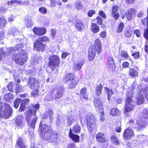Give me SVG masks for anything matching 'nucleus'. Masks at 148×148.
Returning <instances> with one entry per match:
<instances>
[{"label": "nucleus", "mask_w": 148, "mask_h": 148, "mask_svg": "<svg viewBox=\"0 0 148 148\" xmlns=\"http://www.w3.org/2000/svg\"><path fill=\"white\" fill-rule=\"evenodd\" d=\"M137 103L138 105L142 104L143 103L144 101V98L142 95H139L136 97Z\"/></svg>", "instance_id": "38"}, {"label": "nucleus", "mask_w": 148, "mask_h": 148, "mask_svg": "<svg viewBox=\"0 0 148 148\" xmlns=\"http://www.w3.org/2000/svg\"><path fill=\"white\" fill-rule=\"evenodd\" d=\"M103 88L102 85L101 84L98 85L97 86L96 88V93L97 96H99L101 93L102 88Z\"/></svg>", "instance_id": "40"}, {"label": "nucleus", "mask_w": 148, "mask_h": 148, "mask_svg": "<svg viewBox=\"0 0 148 148\" xmlns=\"http://www.w3.org/2000/svg\"><path fill=\"white\" fill-rule=\"evenodd\" d=\"M40 128V135L43 139L50 141H53L57 138L58 134L53 132L51 127L46 124H42L41 122Z\"/></svg>", "instance_id": "1"}, {"label": "nucleus", "mask_w": 148, "mask_h": 148, "mask_svg": "<svg viewBox=\"0 0 148 148\" xmlns=\"http://www.w3.org/2000/svg\"><path fill=\"white\" fill-rule=\"evenodd\" d=\"M79 119L82 125L87 124L88 129L89 131L92 132L95 128V122L93 115L89 114L86 116H81Z\"/></svg>", "instance_id": "3"}, {"label": "nucleus", "mask_w": 148, "mask_h": 148, "mask_svg": "<svg viewBox=\"0 0 148 148\" xmlns=\"http://www.w3.org/2000/svg\"><path fill=\"white\" fill-rule=\"evenodd\" d=\"M134 32L137 37H140V34L139 30L137 29H135L134 30Z\"/></svg>", "instance_id": "60"}, {"label": "nucleus", "mask_w": 148, "mask_h": 148, "mask_svg": "<svg viewBox=\"0 0 148 148\" xmlns=\"http://www.w3.org/2000/svg\"><path fill=\"white\" fill-rule=\"evenodd\" d=\"M20 3L21 4L23 5L26 4L27 5L29 3V1H26L24 2H23L22 3H21V1H18L16 0H13L10 1H8L7 2V4L8 5H12L15 3Z\"/></svg>", "instance_id": "35"}, {"label": "nucleus", "mask_w": 148, "mask_h": 148, "mask_svg": "<svg viewBox=\"0 0 148 148\" xmlns=\"http://www.w3.org/2000/svg\"><path fill=\"white\" fill-rule=\"evenodd\" d=\"M24 119L22 115H18L16 117V124L19 127H21L24 125Z\"/></svg>", "instance_id": "14"}, {"label": "nucleus", "mask_w": 148, "mask_h": 148, "mask_svg": "<svg viewBox=\"0 0 148 148\" xmlns=\"http://www.w3.org/2000/svg\"><path fill=\"white\" fill-rule=\"evenodd\" d=\"M0 103V116L1 118L6 119L9 118L12 113V109L10 105L5 103L3 106Z\"/></svg>", "instance_id": "7"}, {"label": "nucleus", "mask_w": 148, "mask_h": 148, "mask_svg": "<svg viewBox=\"0 0 148 148\" xmlns=\"http://www.w3.org/2000/svg\"><path fill=\"white\" fill-rule=\"evenodd\" d=\"M7 24V22L5 18L3 16L0 17V27L1 28L4 27Z\"/></svg>", "instance_id": "36"}, {"label": "nucleus", "mask_w": 148, "mask_h": 148, "mask_svg": "<svg viewBox=\"0 0 148 148\" xmlns=\"http://www.w3.org/2000/svg\"><path fill=\"white\" fill-rule=\"evenodd\" d=\"M97 23L98 24L101 25L102 24L103 20L101 17L98 16L96 18Z\"/></svg>", "instance_id": "57"}, {"label": "nucleus", "mask_w": 148, "mask_h": 148, "mask_svg": "<svg viewBox=\"0 0 148 148\" xmlns=\"http://www.w3.org/2000/svg\"><path fill=\"white\" fill-rule=\"evenodd\" d=\"M137 69H138V67H136ZM129 74L130 75L132 78H135L138 76V70H137L134 69H130L129 71Z\"/></svg>", "instance_id": "23"}, {"label": "nucleus", "mask_w": 148, "mask_h": 148, "mask_svg": "<svg viewBox=\"0 0 148 148\" xmlns=\"http://www.w3.org/2000/svg\"><path fill=\"white\" fill-rule=\"evenodd\" d=\"M3 51L5 56L10 55L12 54L15 51V50L12 47H10L9 48H5L4 49Z\"/></svg>", "instance_id": "28"}, {"label": "nucleus", "mask_w": 148, "mask_h": 148, "mask_svg": "<svg viewBox=\"0 0 148 148\" xmlns=\"http://www.w3.org/2000/svg\"><path fill=\"white\" fill-rule=\"evenodd\" d=\"M39 11L40 12L44 14H46L47 12V9L44 7L40 8L39 9Z\"/></svg>", "instance_id": "53"}, {"label": "nucleus", "mask_w": 148, "mask_h": 148, "mask_svg": "<svg viewBox=\"0 0 148 148\" xmlns=\"http://www.w3.org/2000/svg\"><path fill=\"white\" fill-rule=\"evenodd\" d=\"M124 27V24L123 23H121L119 24L117 31L118 33L121 32L123 30Z\"/></svg>", "instance_id": "50"}, {"label": "nucleus", "mask_w": 148, "mask_h": 148, "mask_svg": "<svg viewBox=\"0 0 148 148\" xmlns=\"http://www.w3.org/2000/svg\"><path fill=\"white\" fill-rule=\"evenodd\" d=\"M110 141L115 145H118L120 143L119 139L116 135H112L111 137Z\"/></svg>", "instance_id": "32"}, {"label": "nucleus", "mask_w": 148, "mask_h": 148, "mask_svg": "<svg viewBox=\"0 0 148 148\" xmlns=\"http://www.w3.org/2000/svg\"><path fill=\"white\" fill-rule=\"evenodd\" d=\"M22 52L14 54L13 58L15 61V63L19 65H23L26 62L27 59V56L24 50L22 49Z\"/></svg>", "instance_id": "5"}, {"label": "nucleus", "mask_w": 148, "mask_h": 148, "mask_svg": "<svg viewBox=\"0 0 148 148\" xmlns=\"http://www.w3.org/2000/svg\"><path fill=\"white\" fill-rule=\"evenodd\" d=\"M95 47L96 50L97 52V53L99 54L101 51V44L100 40L98 39H96L95 41Z\"/></svg>", "instance_id": "18"}, {"label": "nucleus", "mask_w": 148, "mask_h": 148, "mask_svg": "<svg viewBox=\"0 0 148 148\" xmlns=\"http://www.w3.org/2000/svg\"><path fill=\"white\" fill-rule=\"evenodd\" d=\"M63 88L60 87H59L56 91L55 98L58 99L61 98L63 95Z\"/></svg>", "instance_id": "29"}, {"label": "nucleus", "mask_w": 148, "mask_h": 148, "mask_svg": "<svg viewBox=\"0 0 148 148\" xmlns=\"http://www.w3.org/2000/svg\"><path fill=\"white\" fill-rule=\"evenodd\" d=\"M75 25L79 31H81L84 28L83 24L81 20L77 21L75 23Z\"/></svg>", "instance_id": "27"}, {"label": "nucleus", "mask_w": 148, "mask_h": 148, "mask_svg": "<svg viewBox=\"0 0 148 148\" xmlns=\"http://www.w3.org/2000/svg\"><path fill=\"white\" fill-rule=\"evenodd\" d=\"M139 53L138 52H135L132 54V56L134 57L135 59H138L139 57Z\"/></svg>", "instance_id": "61"}, {"label": "nucleus", "mask_w": 148, "mask_h": 148, "mask_svg": "<svg viewBox=\"0 0 148 148\" xmlns=\"http://www.w3.org/2000/svg\"><path fill=\"white\" fill-rule=\"evenodd\" d=\"M148 13V16L146 18L144 19L143 20L142 19H141V21L143 24L144 25H147V28L145 29V31L147 30H148V10L147 11Z\"/></svg>", "instance_id": "51"}, {"label": "nucleus", "mask_w": 148, "mask_h": 148, "mask_svg": "<svg viewBox=\"0 0 148 148\" xmlns=\"http://www.w3.org/2000/svg\"><path fill=\"white\" fill-rule=\"evenodd\" d=\"M23 46L24 45L23 44H18L16 46L15 48V49L16 51H19L20 53L22 52V49L23 50H23Z\"/></svg>", "instance_id": "47"}, {"label": "nucleus", "mask_w": 148, "mask_h": 148, "mask_svg": "<svg viewBox=\"0 0 148 148\" xmlns=\"http://www.w3.org/2000/svg\"><path fill=\"white\" fill-rule=\"evenodd\" d=\"M16 146L19 148H26V146L25 145L24 141L22 138L19 137L17 140L16 143Z\"/></svg>", "instance_id": "26"}, {"label": "nucleus", "mask_w": 148, "mask_h": 148, "mask_svg": "<svg viewBox=\"0 0 148 148\" xmlns=\"http://www.w3.org/2000/svg\"><path fill=\"white\" fill-rule=\"evenodd\" d=\"M132 32V31L130 29L126 30L124 32L125 35L127 37L131 36Z\"/></svg>", "instance_id": "52"}, {"label": "nucleus", "mask_w": 148, "mask_h": 148, "mask_svg": "<svg viewBox=\"0 0 148 148\" xmlns=\"http://www.w3.org/2000/svg\"><path fill=\"white\" fill-rule=\"evenodd\" d=\"M33 31L36 34L38 35H42L45 34L46 32V29L45 27H34Z\"/></svg>", "instance_id": "13"}, {"label": "nucleus", "mask_w": 148, "mask_h": 148, "mask_svg": "<svg viewBox=\"0 0 148 148\" xmlns=\"http://www.w3.org/2000/svg\"><path fill=\"white\" fill-rule=\"evenodd\" d=\"M66 118L67 119L68 124L69 126L71 125L74 123L75 119H74L73 115L70 114L67 116Z\"/></svg>", "instance_id": "34"}, {"label": "nucleus", "mask_w": 148, "mask_h": 148, "mask_svg": "<svg viewBox=\"0 0 148 148\" xmlns=\"http://www.w3.org/2000/svg\"><path fill=\"white\" fill-rule=\"evenodd\" d=\"M146 124L144 121L140 120L137 121L135 125V127L138 130H140L145 127Z\"/></svg>", "instance_id": "21"}, {"label": "nucleus", "mask_w": 148, "mask_h": 148, "mask_svg": "<svg viewBox=\"0 0 148 148\" xmlns=\"http://www.w3.org/2000/svg\"><path fill=\"white\" fill-rule=\"evenodd\" d=\"M19 33L18 31L14 27H11L8 31V34H12L14 36H17Z\"/></svg>", "instance_id": "30"}, {"label": "nucleus", "mask_w": 148, "mask_h": 148, "mask_svg": "<svg viewBox=\"0 0 148 148\" xmlns=\"http://www.w3.org/2000/svg\"><path fill=\"white\" fill-rule=\"evenodd\" d=\"M29 102V100L28 99H24L21 102L20 108L19 110L20 112L24 111L25 109V105L28 104Z\"/></svg>", "instance_id": "22"}, {"label": "nucleus", "mask_w": 148, "mask_h": 148, "mask_svg": "<svg viewBox=\"0 0 148 148\" xmlns=\"http://www.w3.org/2000/svg\"><path fill=\"white\" fill-rule=\"evenodd\" d=\"M79 80V79L77 77L71 80L69 82L68 85V88L71 89L74 87L78 82Z\"/></svg>", "instance_id": "19"}, {"label": "nucleus", "mask_w": 148, "mask_h": 148, "mask_svg": "<svg viewBox=\"0 0 148 148\" xmlns=\"http://www.w3.org/2000/svg\"><path fill=\"white\" fill-rule=\"evenodd\" d=\"M76 7L78 10H81L82 8V4L80 2H77L76 3Z\"/></svg>", "instance_id": "56"}, {"label": "nucleus", "mask_w": 148, "mask_h": 148, "mask_svg": "<svg viewBox=\"0 0 148 148\" xmlns=\"http://www.w3.org/2000/svg\"><path fill=\"white\" fill-rule=\"evenodd\" d=\"M144 36L147 40L145 44V51L148 54V30H146L144 32Z\"/></svg>", "instance_id": "33"}, {"label": "nucleus", "mask_w": 148, "mask_h": 148, "mask_svg": "<svg viewBox=\"0 0 148 148\" xmlns=\"http://www.w3.org/2000/svg\"><path fill=\"white\" fill-rule=\"evenodd\" d=\"M108 64L110 68L112 71H114L115 68L113 58L111 56H109L108 58Z\"/></svg>", "instance_id": "20"}, {"label": "nucleus", "mask_w": 148, "mask_h": 148, "mask_svg": "<svg viewBox=\"0 0 148 148\" xmlns=\"http://www.w3.org/2000/svg\"><path fill=\"white\" fill-rule=\"evenodd\" d=\"M119 7L117 6H114L112 8V14L117 13Z\"/></svg>", "instance_id": "54"}, {"label": "nucleus", "mask_w": 148, "mask_h": 148, "mask_svg": "<svg viewBox=\"0 0 148 148\" xmlns=\"http://www.w3.org/2000/svg\"><path fill=\"white\" fill-rule=\"evenodd\" d=\"M34 48L38 51H44L47 48L46 45L37 40L34 44Z\"/></svg>", "instance_id": "10"}, {"label": "nucleus", "mask_w": 148, "mask_h": 148, "mask_svg": "<svg viewBox=\"0 0 148 148\" xmlns=\"http://www.w3.org/2000/svg\"><path fill=\"white\" fill-rule=\"evenodd\" d=\"M51 35L52 38H54L56 34V31L54 29H51Z\"/></svg>", "instance_id": "58"}, {"label": "nucleus", "mask_w": 148, "mask_h": 148, "mask_svg": "<svg viewBox=\"0 0 148 148\" xmlns=\"http://www.w3.org/2000/svg\"><path fill=\"white\" fill-rule=\"evenodd\" d=\"M69 136L75 142H78L79 141V136L73 133L72 130L70 129L69 133Z\"/></svg>", "instance_id": "25"}, {"label": "nucleus", "mask_w": 148, "mask_h": 148, "mask_svg": "<svg viewBox=\"0 0 148 148\" xmlns=\"http://www.w3.org/2000/svg\"><path fill=\"white\" fill-rule=\"evenodd\" d=\"M75 78H76V77L74 76L73 74L71 73H69L66 75L65 77L63 79V81L64 83H66L69 82Z\"/></svg>", "instance_id": "24"}, {"label": "nucleus", "mask_w": 148, "mask_h": 148, "mask_svg": "<svg viewBox=\"0 0 148 148\" xmlns=\"http://www.w3.org/2000/svg\"><path fill=\"white\" fill-rule=\"evenodd\" d=\"M104 134L101 132H99L96 135V138L98 142L103 143L105 142V138L104 137Z\"/></svg>", "instance_id": "17"}, {"label": "nucleus", "mask_w": 148, "mask_h": 148, "mask_svg": "<svg viewBox=\"0 0 148 148\" xmlns=\"http://www.w3.org/2000/svg\"><path fill=\"white\" fill-rule=\"evenodd\" d=\"M105 89L106 91L107 92L108 95V100H110V97L111 95H113V93L112 89H110L108 88L105 87Z\"/></svg>", "instance_id": "41"}, {"label": "nucleus", "mask_w": 148, "mask_h": 148, "mask_svg": "<svg viewBox=\"0 0 148 148\" xmlns=\"http://www.w3.org/2000/svg\"><path fill=\"white\" fill-rule=\"evenodd\" d=\"M27 85L33 90L31 93L32 96L34 97L37 96L38 94V90L40 87V84L38 81L33 77L30 78L29 79Z\"/></svg>", "instance_id": "6"}, {"label": "nucleus", "mask_w": 148, "mask_h": 148, "mask_svg": "<svg viewBox=\"0 0 148 148\" xmlns=\"http://www.w3.org/2000/svg\"><path fill=\"white\" fill-rule=\"evenodd\" d=\"M75 146L74 143H70L69 144L67 148H75Z\"/></svg>", "instance_id": "64"}, {"label": "nucleus", "mask_w": 148, "mask_h": 148, "mask_svg": "<svg viewBox=\"0 0 148 148\" xmlns=\"http://www.w3.org/2000/svg\"><path fill=\"white\" fill-rule=\"evenodd\" d=\"M80 93L81 96L85 99H87L88 97L86 94V88H82L80 91Z\"/></svg>", "instance_id": "37"}, {"label": "nucleus", "mask_w": 148, "mask_h": 148, "mask_svg": "<svg viewBox=\"0 0 148 148\" xmlns=\"http://www.w3.org/2000/svg\"><path fill=\"white\" fill-rule=\"evenodd\" d=\"M39 104L35 105L32 104L31 107L29 108L25 113L26 120L29 126L32 129V131L34 130L37 120V118L36 117L35 115L37 110L39 109Z\"/></svg>", "instance_id": "2"}, {"label": "nucleus", "mask_w": 148, "mask_h": 148, "mask_svg": "<svg viewBox=\"0 0 148 148\" xmlns=\"http://www.w3.org/2000/svg\"><path fill=\"white\" fill-rule=\"evenodd\" d=\"M3 49L2 48L0 49V60H1L3 56H5Z\"/></svg>", "instance_id": "59"}, {"label": "nucleus", "mask_w": 148, "mask_h": 148, "mask_svg": "<svg viewBox=\"0 0 148 148\" xmlns=\"http://www.w3.org/2000/svg\"><path fill=\"white\" fill-rule=\"evenodd\" d=\"M110 113L112 116L118 115L120 114L119 111L117 108H116L112 109L110 111Z\"/></svg>", "instance_id": "39"}, {"label": "nucleus", "mask_w": 148, "mask_h": 148, "mask_svg": "<svg viewBox=\"0 0 148 148\" xmlns=\"http://www.w3.org/2000/svg\"><path fill=\"white\" fill-rule=\"evenodd\" d=\"M12 98V93H9L4 95V99L6 101H9Z\"/></svg>", "instance_id": "45"}, {"label": "nucleus", "mask_w": 148, "mask_h": 148, "mask_svg": "<svg viewBox=\"0 0 148 148\" xmlns=\"http://www.w3.org/2000/svg\"><path fill=\"white\" fill-rule=\"evenodd\" d=\"M136 11L134 9L132 8L128 9L125 13L126 16L128 20H131L134 15Z\"/></svg>", "instance_id": "15"}, {"label": "nucleus", "mask_w": 148, "mask_h": 148, "mask_svg": "<svg viewBox=\"0 0 148 148\" xmlns=\"http://www.w3.org/2000/svg\"><path fill=\"white\" fill-rule=\"evenodd\" d=\"M48 64L51 67H53L58 66L60 63V59L58 57L56 56H53L50 57Z\"/></svg>", "instance_id": "8"}, {"label": "nucleus", "mask_w": 148, "mask_h": 148, "mask_svg": "<svg viewBox=\"0 0 148 148\" xmlns=\"http://www.w3.org/2000/svg\"><path fill=\"white\" fill-rule=\"evenodd\" d=\"M84 64V62L82 60H79L75 62L73 66V69L74 71H77L79 70Z\"/></svg>", "instance_id": "16"}, {"label": "nucleus", "mask_w": 148, "mask_h": 148, "mask_svg": "<svg viewBox=\"0 0 148 148\" xmlns=\"http://www.w3.org/2000/svg\"><path fill=\"white\" fill-rule=\"evenodd\" d=\"M41 42V41L45 42L48 41L49 38L47 36H43L40 38L38 39Z\"/></svg>", "instance_id": "55"}, {"label": "nucleus", "mask_w": 148, "mask_h": 148, "mask_svg": "<svg viewBox=\"0 0 148 148\" xmlns=\"http://www.w3.org/2000/svg\"><path fill=\"white\" fill-rule=\"evenodd\" d=\"M96 50L94 46H91L89 47L88 57L90 60H92L95 58L96 56Z\"/></svg>", "instance_id": "12"}, {"label": "nucleus", "mask_w": 148, "mask_h": 148, "mask_svg": "<svg viewBox=\"0 0 148 148\" xmlns=\"http://www.w3.org/2000/svg\"><path fill=\"white\" fill-rule=\"evenodd\" d=\"M121 56L122 58H123L124 60L128 59V58H129V56L127 53L123 51L121 52Z\"/></svg>", "instance_id": "48"}, {"label": "nucleus", "mask_w": 148, "mask_h": 148, "mask_svg": "<svg viewBox=\"0 0 148 148\" xmlns=\"http://www.w3.org/2000/svg\"><path fill=\"white\" fill-rule=\"evenodd\" d=\"M90 29L93 32L97 33L100 31V28L97 24L92 23L90 27Z\"/></svg>", "instance_id": "31"}, {"label": "nucleus", "mask_w": 148, "mask_h": 148, "mask_svg": "<svg viewBox=\"0 0 148 148\" xmlns=\"http://www.w3.org/2000/svg\"><path fill=\"white\" fill-rule=\"evenodd\" d=\"M23 88L19 84L16 85L15 88V91L16 93H20L23 91Z\"/></svg>", "instance_id": "44"}, {"label": "nucleus", "mask_w": 148, "mask_h": 148, "mask_svg": "<svg viewBox=\"0 0 148 148\" xmlns=\"http://www.w3.org/2000/svg\"><path fill=\"white\" fill-rule=\"evenodd\" d=\"M132 91L128 92L126 94V98L124 108V113L129 112L133 110L135 106V102L132 98Z\"/></svg>", "instance_id": "4"}, {"label": "nucleus", "mask_w": 148, "mask_h": 148, "mask_svg": "<svg viewBox=\"0 0 148 148\" xmlns=\"http://www.w3.org/2000/svg\"><path fill=\"white\" fill-rule=\"evenodd\" d=\"M134 135L133 130L131 128H129L125 130L123 134V137L124 139L130 140Z\"/></svg>", "instance_id": "11"}, {"label": "nucleus", "mask_w": 148, "mask_h": 148, "mask_svg": "<svg viewBox=\"0 0 148 148\" xmlns=\"http://www.w3.org/2000/svg\"><path fill=\"white\" fill-rule=\"evenodd\" d=\"M21 99L19 98L16 99L14 101V106L15 108L18 107L20 103L21 102Z\"/></svg>", "instance_id": "46"}, {"label": "nucleus", "mask_w": 148, "mask_h": 148, "mask_svg": "<svg viewBox=\"0 0 148 148\" xmlns=\"http://www.w3.org/2000/svg\"><path fill=\"white\" fill-rule=\"evenodd\" d=\"M94 104L96 110L99 113H101L102 115H103L104 113L101 100L99 98L95 99L94 101Z\"/></svg>", "instance_id": "9"}, {"label": "nucleus", "mask_w": 148, "mask_h": 148, "mask_svg": "<svg viewBox=\"0 0 148 148\" xmlns=\"http://www.w3.org/2000/svg\"><path fill=\"white\" fill-rule=\"evenodd\" d=\"M25 24L27 27L30 28L33 25V23L30 19H26L25 21Z\"/></svg>", "instance_id": "43"}, {"label": "nucleus", "mask_w": 148, "mask_h": 148, "mask_svg": "<svg viewBox=\"0 0 148 148\" xmlns=\"http://www.w3.org/2000/svg\"><path fill=\"white\" fill-rule=\"evenodd\" d=\"M15 84L14 82H11L10 83L8 86V87L9 90H11L12 88L14 87Z\"/></svg>", "instance_id": "62"}, {"label": "nucleus", "mask_w": 148, "mask_h": 148, "mask_svg": "<svg viewBox=\"0 0 148 148\" xmlns=\"http://www.w3.org/2000/svg\"><path fill=\"white\" fill-rule=\"evenodd\" d=\"M47 112L49 116L50 119L51 121L52 120L53 118L52 116L53 113V111L51 109H49L47 110Z\"/></svg>", "instance_id": "49"}, {"label": "nucleus", "mask_w": 148, "mask_h": 148, "mask_svg": "<svg viewBox=\"0 0 148 148\" xmlns=\"http://www.w3.org/2000/svg\"><path fill=\"white\" fill-rule=\"evenodd\" d=\"M99 16L102 17L103 18H105L106 17V15L104 12L102 11H99Z\"/></svg>", "instance_id": "63"}, {"label": "nucleus", "mask_w": 148, "mask_h": 148, "mask_svg": "<svg viewBox=\"0 0 148 148\" xmlns=\"http://www.w3.org/2000/svg\"><path fill=\"white\" fill-rule=\"evenodd\" d=\"M81 129L79 126L76 125L73 127L72 131L75 133H78L80 132Z\"/></svg>", "instance_id": "42"}]
</instances>
